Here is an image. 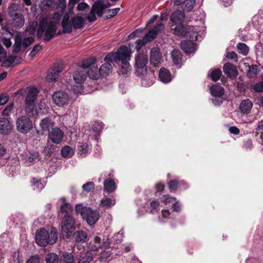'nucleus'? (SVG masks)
<instances>
[{
	"mask_svg": "<svg viewBox=\"0 0 263 263\" xmlns=\"http://www.w3.org/2000/svg\"><path fill=\"white\" fill-rule=\"evenodd\" d=\"M60 19L61 15L58 12H55L52 16L48 15L43 17L40 21L37 30V37H43L45 42L49 41L57 34V26Z\"/></svg>",
	"mask_w": 263,
	"mask_h": 263,
	"instance_id": "obj_1",
	"label": "nucleus"
},
{
	"mask_svg": "<svg viewBox=\"0 0 263 263\" xmlns=\"http://www.w3.org/2000/svg\"><path fill=\"white\" fill-rule=\"evenodd\" d=\"M86 17L82 14H78L69 20V15L66 13L64 15L62 21V26L63 28V33H70L72 28L74 29H81L83 27Z\"/></svg>",
	"mask_w": 263,
	"mask_h": 263,
	"instance_id": "obj_2",
	"label": "nucleus"
},
{
	"mask_svg": "<svg viewBox=\"0 0 263 263\" xmlns=\"http://www.w3.org/2000/svg\"><path fill=\"white\" fill-rule=\"evenodd\" d=\"M58 237V232L55 228H52L50 232L42 228L36 232L35 242L40 246L45 247L48 244L55 243Z\"/></svg>",
	"mask_w": 263,
	"mask_h": 263,
	"instance_id": "obj_3",
	"label": "nucleus"
},
{
	"mask_svg": "<svg viewBox=\"0 0 263 263\" xmlns=\"http://www.w3.org/2000/svg\"><path fill=\"white\" fill-rule=\"evenodd\" d=\"M39 90L34 87L26 88V97L25 100V111L28 115L37 114L35 102L37 98Z\"/></svg>",
	"mask_w": 263,
	"mask_h": 263,
	"instance_id": "obj_4",
	"label": "nucleus"
},
{
	"mask_svg": "<svg viewBox=\"0 0 263 263\" xmlns=\"http://www.w3.org/2000/svg\"><path fill=\"white\" fill-rule=\"evenodd\" d=\"M135 67L137 68L136 72L142 77L143 82L142 84H144L145 77L147 74V66L146 64L148 63V56L146 54L143 53H138L135 57Z\"/></svg>",
	"mask_w": 263,
	"mask_h": 263,
	"instance_id": "obj_5",
	"label": "nucleus"
},
{
	"mask_svg": "<svg viewBox=\"0 0 263 263\" xmlns=\"http://www.w3.org/2000/svg\"><path fill=\"white\" fill-rule=\"evenodd\" d=\"M96 62V59L94 57L83 61L81 68L76 71L73 75V78L76 83L81 84L84 82L86 78V69L91 67Z\"/></svg>",
	"mask_w": 263,
	"mask_h": 263,
	"instance_id": "obj_6",
	"label": "nucleus"
},
{
	"mask_svg": "<svg viewBox=\"0 0 263 263\" xmlns=\"http://www.w3.org/2000/svg\"><path fill=\"white\" fill-rule=\"evenodd\" d=\"M130 59V53L127 47L121 46L117 52L109 53L106 56V60H112L113 62H128Z\"/></svg>",
	"mask_w": 263,
	"mask_h": 263,
	"instance_id": "obj_7",
	"label": "nucleus"
},
{
	"mask_svg": "<svg viewBox=\"0 0 263 263\" xmlns=\"http://www.w3.org/2000/svg\"><path fill=\"white\" fill-rule=\"evenodd\" d=\"M75 220L71 215H65L61 221V228L64 235L68 238L71 235L76 229Z\"/></svg>",
	"mask_w": 263,
	"mask_h": 263,
	"instance_id": "obj_8",
	"label": "nucleus"
},
{
	"mask_svg": "<svg viewBox=\"0 0 263 263\" xmlns=\"http://www.w3.org/2000/svg\"><path fill=\"white\" fill-rule=\"evenodd\" d=\"M17 9L18 5L15 4H12L8 7V12L10 17L13 21L14 26L21 28L24 25L25 20L22 13L16 11Z\"/></svg>",
	"mask_w": 263,
	"mask_h": 263,
	"instance_id": "obj_9",
	"label": "nucleus"
},
{
	"mask_svg": "<svg viewBox=\"0 0 263 263\" xmlns=\"http://www.w3.org/2000/svg\"><path fill=\"white\" fill-rule=\"evenodd\" d=\"M16 125L17 130L23 134L28 133L33 127L32 121L26 116L19 117L17 119Z\"/></svg>",
	"mask_w": 263,
	"mask_h": 263,
	"instance_id": "obj_10",
	"label": "nucleus"
},
{
	"mask_svg": "<svg viewBox=\"0 0 263 263\" xmlns=\"http://www.w3.org/2000/svg\"><path fill=\"white\" fill-rule=\"evenodd\" d=\"M81 214L84 219H86L89 225L95 224L99 219V213L96 210H92L90 208H83Z\"/></svg>",
	"mask_w": 263,
	"mask_h": 263,
	"instance_id": "obj_11",
	"label": "nucleus"
},
{
	"mask_svg": "<svg viewBox=\"0 0 263 263\" xmlns=\"http://www.w3.org/2000/svg\"><path fill=\"white\" fill-rule=\"evenodd\" d=\"M53 103L58 106H64L69 101V95L65 92L59 91L54 92L52 96Z\"/></svg>",
	"mask_w": 263,
	"mask_h": 263,
	"instance_id": "obj_12",
	"label": "nucleus"
},
{
	"mask_svg": "<svg viewBox=\"0 0 263 263\" xmlns=\"http://www.w3.org/2000/svg\"><path fill=\"white\" fill-rule=\"evenodd\" d=\"M63 137V132L58 127L52 128L48 134L49 140L55 144L60 143L62 141Z\"/></svg>",
	"mask_w": 263,
	"mask_h": 263,
	"instance_id": "obj_13",
	"label": "nucleus"
},
{
	"mask_svg": "<svg viewBox=\"0 0 263 263\" xmlns=\"http://www.w3.org/2000/svg\"><path fill=\"white\" fill-rule=\"evenodd\" d=\"M63 70V66L61 63H55L52 68L51 71L46 77V80L48 82H52L56 80L60 73Z\"/></svg>",
	"mask_w": 263,
	"mask_h": 263,
	"instance_id": "obj_14",
	"label": "nucleus"
},
{
	"mask_svg": "<svg viewBox=\"0 0 263 263\" xmlns=\"http://www.w3.org/2000/svg\"><path fill=\"white\" fill-rule=\"evenodd\" d=\"M12 130V125L7 118H0V134L4 135H9Z\"/></svg>",
	"mask_w": 263,
	"mask_h": 263,
	"instance_id": "obj_15",
	"label": "nucleus"
},
{
	"mask_svg": "<svg viewBox=\"0 0 263 263\" xmlns=\"http://www.w3.org/2000/svg\"><path fill=\"white\" fill-rule=\"evenodd\" d=\"M162 61V55L159 48L153 47L150 52V62L155 66H158Z\"/></svg>",
	"mask_w": 263,
	"mask_h": 263,
	"instance_id": "obj_16",
	"label": "nucleus"
},
{
	"mask_svg": "<svg viewBox=\"0 0 263 263\" xmlns=\"http://www.w3.org/2000/svg\"><path fill=\"white\" fill-rule=\"evenodd\" d=\"M223 72L228 77L235 78L238 74L236 66L230 63H226L223 67Z\"/></svg>",
	"mask_w": 263,
	"mask_h": 263,
	"instance_id": "obj_17",
	"label": "nucleus"
},
{
	"mask_svg": "<svg viewBox=\"0 0 263 263\" xmlns=\"http://www.w3.org/2000/svg\"><path fill=\"white\" fill-rule=\"evenodd\" d=\"M108 245L107 243L102 242L101 238L96 236L94 238L93 242H90L89 248L92 251H97L99 249H106Z\"/></svg>",
	"mask_w": 263,
	"mask_h": 263,
	"instance_id": "obj_18",
	"label": "nucleus"
},
{
	"mask_svg": "<svg viewBox=\"0 0 263 263\" xmlns=\"http://www.w3.org/2000/svg\"><path fill=\"white\" fill-rule=\"evenodd\" d=\"M104 60L105 63L102 65L99 69L101 76H105L108 75L111 71L112 69V64L113 61L106 60V57H105Z\"/></svg>",
	"mask_w": 263,
	"mask_h": 263,
	"instance_id": "obj_19",
	"label": "nucleus"
},
{
	"mask_svg": "<svg viewBox=\"0 0 263 263\" xmlns=\"http://www.w3.org/2000/svg\"><path fill=\"white\" fill-rule=\"evenodd\" d=\"M180 46L181 49L187 54L194 53L196 50L195 44L191 41H182Z\"/></svg>",
	"mask_w": 263,
	"mask_h": 263,
	"instance_id": "obj_20",
	"label": "nucleus"
},
{
	"mask_svg": "<svg viewBox=\"0 0 263 263\" xmlns=\"http://www.w3.org/2000/svg\"><path fill=\"white\" fill-rule=\"evenodd\" d=\"M253 106V103L249 99L242 100L239 105L240 112L243 114H248L250 112Z\"/></svg>",
	"mask_w": 263,
	"mask_h": 263,
	"instance_id": "obj_21",
	"label": "nucleus"
},
{
	"mask_svg": "<svg viewBox=\"0 0 263 263\" xmlns=\"http://www.w3.org/2000/svg\"><path fill=\"white\" fill-rule=\"evenodd\" d=\"M191 31V28H187L180 24L176 26L174 29V33L178 36H185L187 34H190Z\"/></svg>",
	"mask_w": 263,
	"mask_h": 263,
	"instance_id": "obj_22",
	"label": "nucleus"
},
{
	"mask_svg": "<svg viewBox=\"0 0 263 263\" xmlns=\"http://www.w3.org/2000/svg\"><path fill=\"white\" fill-rule=\"evenodd\" d=\"M159 78L160 80L164 83H167L172 80L170 72L164 67L160 69Z\"/></svg>",
	"mask_w": 263,
	"mask_h": 263,
	"instance_id": "obj_23",
	"label": "nucleus"
},
{
	"mask_svg": "<svg viewBox=\"0 0 263 263\" xmlns=\"http://www.w3.org/2000/svg\"><path fill=\"white\" fill-rule=\"evenodd\" d=\"M91 9L96 13L98 16L101 17L103 15V11L104 10V1L98 0L92 5Z\"/></svg>",
	"mask_w": 263,
	"mask_h": 263,
	"instance_id": "obj_24",
	"label": "nucleus"
},
{
	"mask_svg": "<svg viewBox=\"0 0 263 263\" xmlns=\"http://www.w3.org/2000/svg\"><path fill=\"white\" fill-rule=\"evenodd\" d=\"M184 18V14L180 10L175 11L172 15L171 21L175 24L181 23Z\"/></svg>",
	"mask_w": 263,
	"mask_h": 263,
	"instance_id": "obj_25",
	"label": "nucleus"
},
{
	"mask_svg": "<svg viewBox=\"0 0 263 263\" xmlns=\"http://www.w3.org/2000/svg\"><path fill=\"white\" fill-rule=\"evenodd\" d=\"M54 122L49 118L43 119L40 122V126L43 131H49L50 128H52Z\"/></svg>",
	"mask_w": 263,
	"mask_h": 263,
	"instance_id": "obj_26",
	"label": "nucleus"
},
{
	"mask_svg": "<svg viewBox=\"0 0 263 263\" xmlns=\"http://www.w3.org/2000/svg\"><path fill=\"white\" fill-rule=\"evenodd\" d=\"M93 260L92 254L88 252H81L79 263H90Z\"/></svg>",
	"mask_w": 263,
	"mask_h": 263,
	"instance_id": "obj_27",
	"label": "nucleus"
},
{
	"mask_svg": "<svg viewBox=\"0 0 263 263\" xmlns=\"http://www.w3.org/2000/svg\"><path fill=\"white\" fill-rule=\"evenodd\" d=\"M105 190L108 193H111L116 190V185L114 180L107 179L104 182Z\"/></svg>",
	"mask_w": 263,
	"mask_h": 263,
	"instance_id": "obj_28",
	"label": "nucleus"
},
{
	"mask_svg": "<svg viewBox=\"0 0 263 263\" xmlns=\"http://www.w3.org/2000/svg\"><path fill=\"white\" fill-rule=\"evenodd\" d=\"M15 56H9L7 58V53L5 54V59L3 61H0L2 63V66L5 67H10L13 66L15 60L16 59Z\"/></svg>",
	"mask_w": 263,
	"mask_h": 263,
	"instance_id": "obj_29",
	"label": "nucleus"
},
{
	"mask_svg": "<svg viewBox=\"0 0 263 263\" xmlns=\"http://www.w3.org/2000/svg\"><path fill=\"white\" fill-rule=\"evenodd\" d=\"M210 91L211 94L215 97H220L224 94L223 88L219 85H213Z\"/></svg>",
	"mask_w": 263,
	"mask_h": 263,
	"instance_id": "obj_30",
	"label": "nucleus"
},
{
	"mask_svg": "<svg viewBox=\"0 0 263 263\" xmlns=\"http://www.w3.org/2000/svg\"><path fill=\"white\" fill-rule=\"evenodd\" d=\"M171 57L173 62L175 65H179L181 63L182 55L178 49H174L171 52Z\"/></svg>",
	"mask_w": 263,
	"mask_h": 263,
	"instance_id": "obj_31",
	"label": "nucleus"
},
{
	"mask_svg": "<svg viewBox=\"0 0 263 263\" xmlns=\"http://www.w3.org/2000/svg\"><path fill=\"white\" fill-rule=\"evenodd\" d=\"M87 73L89 78L95 80L98 79L101 76L99 70L95 66L91 67Z\"/></svg>",
	"mask_w": 263,
	"mask_h": 263,
	"instance_id": "obj_32",
	"label": "nucleus"
},
{
	"mask_svg": "<svg viewBox=\"0 0 263 263\" xmlns=\"http://www.w3.org/2000/svg\"><path fill=\"white\" fill-rule=\"evenodd\" d=\"M63 203L61 205L60 210L62 213H65V215H70V213L72 211V207L71 204L67 203L65 199H62Z\"/></svg>",
	"mask_w": 263,
	"mask_h": 263,
	"instance_id": "obj_33",
	"label": "nucleus"
},
{
	"mask_svg": "<svg viewBox=\"0 0 263 263\" xmlns=\"http://www.w3.org/2000/svg\"><path fill=\"white\" fill-rule=\"evenodd\" d=\"M73 238L77 242H85L87 240V234L82 231H77L73 234Z\"/></svg>",
	"mask_w": 263,
	"mask_h": 263,
	"instance_id": "obj_34",
	"label": "nucleus"
},
{
	"mask_svg": "<svg viewBox=\"0 0 263 263\" xmlns=\"http://www.w3.org/2000/svg\"><path fill=\"white\" fill-rule=\"evenodd\" d=\"M60 263H73L74 256L70 253H64L60 258Z\"/></svg>",
	"mask_w": 263,
	"mask_h": 263,
	"instance_id": "obj_35",
	"label": "nucleus"
},
{
	"mask_svg": "<svg viewBox=\"0 0 263 263\" xmlns=\"http://www.w3.org/2000/svg\"><path fill=\"white\" fill-rule=\"evenodd\" d=\"M78 154L82 157H85L88 153L89 148L87 144L79 143L78 145Z\"/></svg>",
	"mask_w": 263,
	"mask_h": 263,
	"instance_id": "obj_36",
	"label": "nucleus"
},
{
	"mask_svg": "<svg viewBox=\"0 0 263 263\" xmlns=\"http://www.w3.org/2000/svg\"><path fill=\"white\" fill-rule=\"evenodd\" d=\"M61 155L65 158H70L74 154L73 149L68 145L64 146L61 149Z\"/></svg>",
	"mask_w": 263,
	"mask_h": 263,
	"instance_id": "obj_37",
	"label": "nucleus"
},
{
	"mask_svg": "<svg viewBox=\"0 0 263 263\" xmlns=\"http://www.w3.org/2000/svg\"><path fill=\"white\" fill-rule=\"evenodd\" d=\"M258 73V66L256 65H249L247 70V76L250 78L256 77Z\"/></svg>",
	"mask_w": 263,
	"mask_h": 263,
	"instance_id": "obj_38",
	"label": "nucleus"
},
{
	"mask_svg": "<svg viewBox=\"0 0 263 263\" xmlns=\"http://www.w3.org/2000/svg\"><path fill=\"white\" fill-rule=\"evenodd\" d=\"M131 70V67L129 64V61L121 63L120 68V73L124 76H127L128 72Z\"/></svg>",
	"mask_w": 263,
	"mask_h": 263,
	"instance_id": "obj_39",
	"label": "nucleus"
},
{
	"mask_svg": "<svg viewBox=\"0 0 263 263\" xmlns=\"http://www.w3.org/2000/svg\"><path fill=\"white\" fill-rule=\"evenodd\" d=\"M115 200L110 198H106L101 200L100 206L105 208H108L115 205Z\"/></svg>",
	"mask_w": 263,
	"mask_h": 263,
	"instance_id": "obj_40",
	"label": "nucleus"
},
{
	"mask_svg": "<svg viewBox=\"0 0 263 263\" xmlns=\"http://www.w3.org/2000/svg\"><path fill=\"white\" fill-rule=\"evenodd\" d=\"M222 75V72L219 68H216L211 70L210 73V78L211 80L214 82L218 81Z\"/></svg>",
	"mask_w": 263,
	"mask_h": 263,
	"instance_id": "obj_41",
	"label": "nucleus"
},
{
	"mask_svg": "<svg viewBox=\"0 0 263 263\" xmlns=\"http://www.w3.org/2000/svg\"><path fill=\"white\" fill-rule=\"evenodd\" d=\"M59 260L58 256L53 253L48 254L45 257L46 263H58Z\"/></svg>",
	"mask_w": 263,
	"mask_h": 263,
	"instance_id": "obj_42",
	"label": "nucleus"
},
{
	"mask_svg": "<svg viewBox=\"0 0 263 263\" xmlns=\"http://www.w3.org/2000/svg\"><path fill=\"white\" fill-rule=\"evenodd\" d=\"M237 48L239 53L246 55L249 52V47L245 43H239L237 45Z\"/></svg>",
	"mask_w": 263,
	"mask_h": 263,
	"instance_id": "obj_43",
	"label": "nucleus"
},
{
	"mask_svg": "<svg viewBox=\"0 0 263 263\" xmlns=\"http://www.w3.org/2000/svg\"><path fill=\"white\" fill-rule=\"evenodd\" d=\"M22 39L20 36L16 35L15 37V43L13 45V52L18 53L21 49Z\"/></svg>",
	"mask_w": 263,
	"mask_h": 263,
	"instance_id": "obj_44",
	"label": "nucleus"
},
{
	"mask_svg": "<svg viewBox=\"0 0 263 263\" xmlns=\"http://www.w3.org/2000/svg\"><path fill=\"white\" fill-rule=\"evenodd\" d=\"M37 26V23L36 22H30L26 29V32H28L29 34H34L36 31Z\"/></svg>",
	"mask_w": 263,
	"mask_h": 263,
	"instance_id": "obj_45",
	"label": "nucleus"
},
{
	"mask_svg": "<svg viewBox=\"0 0 263 263\" xmlns=\"http://www.w3.org/2000/svg\"><path fill=\"white\" fill-rule=\"evenodd\" d=\"M195 0H185L184 1V10L186 11H191L194 7Z\"/></svg>",
	"mask_w": 263,
	"mask_h": 263,
	"instance_id": "obj_46",
	"label": "nucleus"
},
{
	"mask_svg": "<svg viewBox=\"0 0 263 263\" xmlns=\"http://www.w3.org/2000/svg\"><path fill=\"white\" fill-rule=\"evenodd\" d=\"M103 124L101 122H96L92 127L93 131L96 133V134H99L103 129Z\"/></svg>",
	"mask_w": 263,
	"mask_h": 263,
	"instance_id": "obj_47",
	"label": "nucleus"
},
{
	"mask_svg": "<svg viewBox=\"0 0 263 263\" xmlns=\"http://www.w3.org/2000/svg\"><path fill=\"white\" fill-rule=\"evenodd\" d=\"M32 184L33 190H36L37 191H40L44 187V185L41 181L40 180H36L35 179H33Z\"/></svg>",
	"mask_w": 263,
	"mask_h": 263,
	"instance_id": "obj_48",
	"label": "nucleus"
},
{
	"mask_svg": "<svg viewBox=\"0 0 263 263\" xmlns=\"http://www.w3.org/2000/svg\"><path fill=\"white\" fill-rule=\"evenodd\" d=\"M179 182L177 180H170L168 182V186L170 192H174L177 190Z\"/></svg>",
	"mask_w": 263,
	"mask_h": 263,
	"instance_id": "obj_49",
	"label": "nucleus"
},
{
	"mask_svg": "<svg viewBox=\"0 0 263 263\" xmlns=\"http://www.w3.org/2000/svg\"><path fill=\"white\" fill-rule=\"evenodd\" d=\"M160 202L158 200H153L151 203V207L152 208L151 212L154 213L157 212L159 210Z\"/></svg>",
	"mask_w": 263,
	"mask_h": 263,
	"instance_id": "obj_50",
	"label": "nucleus"
},
{
	"mask_svg": "<svg viewBox=\"0 0 263 263\" xmlns=\"http://www.w3.org/2000/svg\"><path fill=\"white\" fill-rule=\"evenodd\" d=\"M148 42L143 37L142 39H139L136 42V49L137 50V51H139L141 47L145 45H146Z\"/></svg>",
	"mask_w": 263,
	"mask_h": 263,
	"instance_id": "obj_51",
	"label": "nucleus"
},
{
	"mask_svg": "<svg viewBox=\"0 0 263 263\" xmlns=\"http://www.w3.org/2000/svg\"><path fill=\"white\" fill-rule=\"evenodd\" d=\"M156 36L157 35L156 34V32L151 29L144 36V38L147 41V42H149L154 40Z\"/></svg>",
	"mask_w": 263,
	"mask_h": 263,
	"instance_id": "obj_52",
	"label": "nucleus"
},
{
	"mask_svg": "<svg viewBox=\"0 0 263 263\" xmlns=\"http://www.w3.org/2000/svg\"><path fill=\"white\" fill-rule=\"evenodd\" d=\"M251 88L257 92L263 91V81H260L255 85L251 86Z\"/></svg>",
	"mask_w": 263,
	"mask_h": 263,
	"instance_id": "obj_53",
	"label": "nucleus"
},
{
	"mask_svg": "<svg viewBox=\"0 0 263 263\" xmlns=\"http://www.w3.org/2000/svg\"><path fill=\"white\" fill-rule=\"evenodd\" d=\"M120 11L119 8L111 9L108 10V15L106 16V18H110L115 16Z\"/></svg>",
	"mask_w": 263,
	"mask_h": 263,
	"instance_id": "obj_54",
	"label": "nucleus"
},
{
	"mask_svg": "<svg viewBox=\"0 0 263 263\" xmlns=\"http://www.w3.org/2000/svg\"><path fill=\"white\" fill-rule=\"evenodd\" d=\"M94 186L95 184L93 182H88L83 185L82 189L84 191L89 192L91 189L94 188Z\"/></svg>",
	"mask_w": 263,
	"mask_h": 263,
	"instance_id": "obj_55",
	"label": "nucleus"
},
{
	"mask_svg": "<svg viewBox=\"0 0 263 263\" xmlns=\"http://www.w3.org/2000/svg\"><path fill=\"white\" fill-rule=\"evenodd\" d=\"M173 200H176V198L175 197H173L168 195H163L162 198V201L165 204L171 203L173 201Z\"/></svg>",
	"mask_w": 263,
	"mask_h": 263,
	"instance_id": "obj_56",
	"label": "nucleus"
},
{
	"mask_svg": "<svg viewBox=\"0 0 263 263\" xmlns=\"http://www.w3.org/2000/svg\"><path fill=\"white\" fill-rule=\"evenodd\" d=\"M34 42V39L32 37H28L25 38L23 41V46L24 47H27L31 44Z\"/></svg>",
	"mask_w": 263,
	"mask_h": 263,
	"instance_id": "obj_57",
	"label": "nucleus"
},
{
	"mask_svg": "<svg viewBox=\"0 0 263 263\" xmlns=\"http://www.w3.org/2000/svg\"><path fill=\"white\" fill-rule=\"evenodd\" d=\"M227 57L228 59L232 60L235 62L238 61L237 55L235 52L233 51L228 52L227 54Z\"/></svg>",
	"mask_w": 263,
	"mask_h": 263,
	"instance_id": "obj_58",
	"label": "nucleus"
},
{
	"mask_svg": "<svg viewBox=\"0 0 263 263\" xmlns=\"http://www.w3.org/2000/svg\"><path fill=\"white\" fill-rule=\"evenodd\" d=\"M39 156L38 153L35 152H33L30 153V156L28 158V161L29 162H32L37 159Z\"/></svg>",
	"mask_w": 263,
	"mask_h": 263,
	"instance_id": "obj_59",
	"label": "nucleus"
},
{
	"mask_svg": "<svg viewBox=\"0 0 263 263\" xmlns=\"http://www.w3.org/2000/svg\"><path fill=\"white\" fill-rule=\"evenodd\" d=\"M13 107V103H11L6 106V107L3 111V115L8 116L10 111Z\"/></svg>",
	"mask_w": 263,
	"mask_h": 263,
	"instance_id": "obj_60",
	"label": "nucleus"
},
{
	"mask_svg": "<svg viewBox=\"0 0 263 263\" xmlns=\"http://www.w3.org/2000/svg\"><path fill=\"white\" fill-rule=\"evenodd\" d=\"M26 263H40L39 256H32L30 258L28 259Z\"/></svg>",
	"mask_w": 263,
	"mask_h": 263,
	"instance_id": "obj_61",
	"label": "nucleus"
},
{
	"mask_svg": "<svg viewBox=\"0 0 263 263\" xmlns=\"http://www.w3.org/2000/svg\"><path fill=\"white\" fill-rule=\"evenodd\" d=\"M42 49V47L39 44H37L36 45H35L32 50H31V51L30 52V54L32 56V57H34L35 56L37 53Z\"/></svg>",
	"mask_w": 263,
	"mask_h": 263,
	"instance_id": "obj_62",
	"label": "nucleus"
},
{
	"mask_svg": "<svg viewBox=\"0 0 263 263\" xmlns=\"http://www.w3.org/2000/svg\"><path fill=\"white\" fill-rule=\"evenodd\" d=\"M96 13L92 9L90 11V13L88 15V16L86 17L87 20L89 22H92L96 20Z\"/></svg>",
	"mask_w": 263,
	"mask_h": 263,
	"instance_id": "obj_63",
	"label": "nucleus"
},
{
	"mask_svg": "<svg viewBox=\"0 0 263 263\" xmlns=\"http://www.w3.org/2000/svg\"><path fill=\"white\" fill-rule=\"evenodd\" d=\"M164 28V25L162 23H159L157 25H155V27L152 29L153 31L156 32V34L162 30Z\"/></svg>",
	"mask_w": 263,
	"mask_h": 263,
	"instance_id": "obj_64",
	"label": "nucleus"
}]
</instances>
